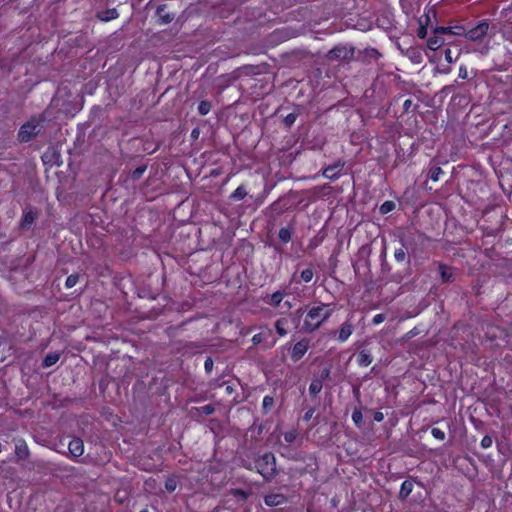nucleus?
<instances>
[{
  "instance_id": "obj_1",
  "label": "nucleus",
  "mask_w": 512,
  "mask_h": 512,
  "mask_svg": "<svg viewBox=\"0 0 512 512\" xmlns=\"http://www.w3.org/2000/svg\"><path fill=\"white\" fill-rule=\"evenodd\" d=\"M255 467L259 474L268 479L272 477L276 470L275 457L271 453H265L256 460Z\"/></svg>"
},
{
  "instance_id": "obj_2",
  "label": "nucleus",
  "mask_w": 512,
  "mask_h": 512,
  "mask_svg": "<svg viewBox=\"0 0 512 512\" xmlns=\"http://www.w3.org/2000/svg\"><path fill=\"white\" fill-rule=\"evenodd\" d=\"M488 31L489 23L487 20H483L475 27L467 30L464 34V37L469 41H479L487 35Z\"/></svg>"
},
{
  "instance_id": "obj_3",
  "label": "nucleus",
  "mask_w": 512,
  "mask_h": 512,
  "mask_svg": "<svg viewBox=\"0 0 512 512\" xmlns=\"http://www.w3.org/2000/svg\"><path fill=\"white\" fill-rule=\"evenodd\" d=\"M354 55V49L348 48L347 46H336L333 49H331L327 54L326 58L329 61L333 60H348L353 58Z\"/></svg>"
},
{
  "instance_id": "obj_4",
  "label": "nucleus",
  "mask_w": 512,
  "mask_h": 512,
  "mask_svg": "<svg viewBox=\"0 0 512 512\" xmlns=\"http://www.w3.org/2000/svg\"><path fill=\"white\" fill-rule=\"evenodd\" d=\"M39 131V125L35 121H29L24 124L18 133V137L22 142L29 141L33 136H35Z\"/></svg>"
},
{
  "instance_id": "obj_5",
  "label": "nucleus",
  "mask_w": 512,
  "mask_h": 512,
  "mask_svg": "<svg viewBox=\"0 0 512 512\" xmlns=\"http://www.w3.org/2000/svg\"><path fill=\"white\" fill-rule=\"evenodd\" d=\"M344 168V163L341 161L335 162L333 165H329L322 170V176L334 180L341 174Z\"/></svg>"
},
{
  "instance_id": "obj_6",
  "label": "nucleus",
  "mask_w": 512,
  "mask_h": 512,
  "mask_svg": "<svg viewBox=\"0 0 512 512\" xmlns=\"http://www.w3.org/2000/svg\"><path fill=\"white\" fill-rule=\"evenodd\" d=\"M68 449L71 457L78 458L84 453V443L80 438H74L69 442Z\"/></svg>"
},
{
  "instance_id": "obj_7",
  "label": "nucleus",
  "mask_w": 512,
  "mask_h": 512,
  "mask_svg": "<svg viewBox=\"0 0 512 512\" xmlns=\"http://www.w3.org/2000/svg\"><path fill=\"white\" fill-rule=\"evenodd\" d=\"M305 325L311 330L320 326L319 308H313L309 311L305 318Z\"/></svg>"
},
{
  "instance_id": "obj_8",
  "label": "nucleus",
  "mask_w": 512,
  "mask_h": 512,
  "mask_svg": "<svg viewBox=\"0 0 512 512\" xmlns=\"http://www.w3.org/2000/svg\"><path fill=\"white\" fill-rule=\"evenodd\" d=\"M438 271H439L442 283H449L454 280L453 271L446 264L438 263Z\"/></svg>"
},
{
  "instance_id": "obj_9",
  "label": "nucleus",
  "mask_w": 512,
  "mask_h": 512,
  "mask_svg": "<svg viewBox=\"0 0 512 512\" xmlns=\"http://www.w3.org/2000/svg\"><path fill=\"white\" fill-rule=\"evenodd\" d=\"M400 241H401L402 247L395 250L394 258L397 262H404L407 258L406 250H408L409 242L404 237H401Z\"/></svg>"
},
{
  "instance_id": "obj_10",
  "label": "nucleus",
  "mask_w": 512,
  "mask_h": 512,
  "mask_svg": "<svg viewBox=\"0 0 512 512\" xmlns=\"http://www.w3.org/2000/svg\"><path fill=\"white\" fill-rule=\"evenodd\" d=\"M307 350H308L307 342L300 341V342L296 343L292 350V358L295 361L301 359L304 356V354L307 352Z\"/></svg>"
},
{
  "instance_id": "obj_11",
  "label": "nucleus",
  "mask_w": 512,
  "mask_h": 512,
  "mask_svg": "<svg viewBox=\"0 0 512 512\" xmlns=\"http://www.w3.org/2000/svg\"><path fill=\"white\" fill-rule=\"evenodd\" d=\"M285 502V496L279 493L269 494L265 497V504L268 506H279Z\"/></svg>"
},
{
  "instance_id": "obj_12",
  "label": "nucleus",
  "mask_w": 512,
  "mask_h": 512,
  "mask_svg": "<svg viewBox=\"0 0 512 512\" xmlns=\"http://www.w3.org/2000/svg\"><path fill=\"white\" fill-rule=\"evenodd\" d=\"M353 332V325L350 322H345L338 333V340L340 342L346 341Z\"/></svg>"
},
{
  "instance_id": "obj_13",
  "label": "nucleus",
  "mask_w": 512,
  "mask_h": 512,
  "mask_svg": "<svg viewBox=\"0 0 512 512\" xmlns=\"http://www.w3.org/2000/svg\"><path fill=\"white\" fill-rule=\"evenodd\" d=\"M444 44V39L438 35L435 34L428 38L427 40V46L431 50H437Z\"/></svg>"
},
{
  "instance_id": "obj_14",
  "label": "nucleus",
  "mask_w": 512,
  "mask_h": 512,
  "mask_svg": "<svg viewBox=\"0 0 512 512\" xmlns=\"http://www.w3.org/2000/svg\"><path fill=\"white\" fill-rule=\"evenodd\" d=\"M372 356L368 350H361L358 353L357 362L360 366H369L372 363Z\"/></svg>"
},
{
  "instance_id": "obj_15",
  "label": "nucleus",
  "mask_w": 512,
  "mask_h": 512,
  "mask_svg": "<svg viewBox=\"0 0 512 512\" xmlns=\"http://www.w3.org/2000/svg\"><path fill=\"white\" fill-rule=\"evenodd\" d=\"M412 490L413 482L410 480H405L401 485L399 498L402 500L406 499L411 494Z\"/></svg>"
},
{
  "instance_id": "obj_16",
  "label": "nucleus",
  "mask_w": 512,
  "mask_h": 512,
  "mask_svg": "<svg viewBox=\"0 0 512 512\" xmlns=\"http://www.w3.org/2000/svg\"><path fill=\"white\" fill-rule=\"evenodd\" d=\"M60 355L59 353H49L43 360L44 367H51L59 361Z\"/></svg>"
},
{
  "instance_id": "obj_17",
  "label": "nucleus",
  "mask_w": 512,
  "mask_h": 512,
  "mask_svg": "<svg viewBox=\"0 0 512 512\" xmlns=\"http://www.w3.org/2000/svg\"><path fill=\"white\" fill-rule=\"evenodd\" d=\"M16 453L21 458H25L28 455V447L24 441L19 440L16 443Z\"/></svg>"
},
{
  "instance_id": "obj_18",
  "label": "nucleus",
  "mask_w": 512,
  "mask_h": 512,
  "mask_svg": "<svg viewBox=\"0 0 512 512\" xmlns=\"http://www.w3.org/2000/svg\"><path fill=\"white\" fill-rule=\"evenodd\" d=\"M396 207V204L393 201L387 200L385 201L379 208L381 214H387L393 211Z\"/></svg>"
},
{
  "instance_id": "obj_19",
  "label": "nucleus",
  "mask_w": 512,
  "mask_h": 512,
  "mask_svg": "<svg viewBox=\"0 0 512 512\" xmlns=\"http://www.w3.org/2000/svg\"><path fill=\"white\" fill-rule=\"evenodd\" d=\"M282 434L287 444L295 442L297 438V431L295 429H290Z\"/></svg>"
},
{
  "instance_id": "obj_20",
  "label": "nucleus",
  "mask_w": 512,
  "mask_h": 512,
  "mask_svg": "<svg viewBox=\"0 0 512 512\" xmlns=\"http://www.w3.org/2000/svg\"><path fill=\"white\" fill-rule=\"evenodd\" d=\"M102 21H110L118 17V13L115 9L109 10L99 15Z\"/></svg>"
},
{
  "instance_id": "obj_21",
  "label": "nucleus",
  "mask_w": 512,
  "mask_h": 512,
  "mask_svg": "<svg viewBox=\"0 0 512 512\" xmlns=\"http://www.w3.org/2000/svg\"><path fill=\"white\" fill-rule=\"evenodd\" d=\"M442 173H443V170L441 169V167H438V166L431 167L430 171H429V178L436 182L439 180V176Z\"/></svg>"
},
{
  "instance_id": "obj_22",
  "label": "nucleus",
  "mask_w": 512,
  "mask_h": 512,
  "mask_svg": "<svg viewBox=\"0 0 512 512\" xmlns=\"http://www.w3.org/2000/svg\"><path fill=\"white\" fill-rule=\"evenodd\" d=\"M352 420L357 427H361L363 423V415L360 409H355L352 413Z\"/></svg>"
},
{
  "instance_id": "obj_23",
  "label": "nucleus",
  "mask_w": 512,
  "mask_h": 512,
  "mask_svg": "<svg viewBox=\"0 0 512 512\" xmlns=\"http://www.w3.org/2000/svg\"><path fill=\"white\" fill-rule=\"evenodd\" d=\"M247 195L246 189L242 186H239L235 191L232 193L231 197L235 200H241Z\"/></svg>"
},
{
  "instance_id": "obj_24",
  "label": "nucleus",
  "mask_w": 512,
  "mask_h": 512,
  "mask_svg": "<svg viewBox=\"0 0 512 512\" xmlns=\"http://www.w3.org/2000/svg\"><path fill=\"white\" fill-rule=\"evenodd\" d=\"M287 324L286 319H280L276 322V330L280 336H285L287 331L285 329V325Z\"/></svg>"
},
{
  "instance_id": "obj_25",
  "label": "nucleus",
  "mask_w": 512,
  "mask_h": 512,
  "mask_svg": "<svg viewBox=\"0 0 512 512\" xmlns=\"http://www.w3.org/2000/svg\"><path fill=\"white\" fill-rule=\"evenodd\" d=\"M35 220V214L31 211L29 212H26L23 216V220H22V225L25 227V226H30Z\"/></svg>"
},
{
  "instance_id": "obj_26",
  "label": "nucleus",
  "mask_w": 512,
  "mask_h": 512,
  "mask_svg": "<svg viewBox=\"0 0 512 512\" xmlns=\"http://www.w3.org/2000/svg\"><path fill=\"white\" fill-rule=\"evenodd\" d=\"M177 486H178V481L175 477H171L166 480L165 487L169 492L175 491Z\"/></svg>"
},
{
  "instance_id": "obj_27",
  "label": "nucleus",
  "mask_w": 512,
  "mask_h": 512,
  "mask_svg": "<svg viewBox=\"0 0 512 512\" xmlns=\"http://www.w3.org/2000/svg\"><path fill=\"white\" fill-rule=\"evenodd\" d=\"M279 238L282 242L287 243L291 239V232L288 228H282L279 231Z\"/></svg>"
},
{
  "instance_id": "obj_28",
  "label": "nucleus",
  "mask_w": 512,
  "mask_h": 512,
  "mask_svg": "<svg viewBox=\"0 0 512 512\" xmlns=\"http://www.w3.org/2000/svg\"><path fill=\"white\" fill-rule=\"evenodd\" d=\"M211 106L208 102L202 101L198 106V111L201 115H206L209 113Z\"/></svg>"
},
{
  "instance_id": "obj_29",
  "label": "nucleus",
  "mask_w": 512,
  "mask_h": 512,
  "mask_svg": "<svg viewBox=\"0 0 512 512\" xmlns=\"http://www.w3.org/2000/svg\"><path fill=\"white\" fill-rule=\"evenodd\" d=\"M282 300L283 294L281 292H276L270 297V303L274 306H278Z\"/></svg>"
},
{
  "instance_id": "obj_30",
  "label": "nucleus",
  "mask_w": 512,
  "mask_h": 512,
  "mask_svg": "<svg viewBox=\"0 0 512 512\" xmlns=\"http://www.w3.org/2000/svg\"><path fill=\"white\" fill-rule=\"evenodd\" d=\"M77 282H78V276L77 275H70L66 279L65 286L67 288H72V287H74L77 284Z\"/></svg>"
},
{
  "instance_id": "obj_31",
  "label": "nucleus",
  "mask_w": 512,
  "mask_h": 512,
  "mask_svg": "<svg viewBox=\"0 0 512 512\" xmlns=\"http://www.w3.org/2000/svg\"><path fill=\"white\" fill-rule=\"evenodd\" d=\"M431 434L434 438L438 439V440H444L445 439V432L442 431L441 429L439 428H432L431 430Z\"/></svg>"
},
{
  "instance_id": "obj_32",
  "label": "nucleus",
  "mask_w": 512,
  "mask_h": 512,
  "mask_svg": "<svg viewBox=\"0 0 512 512\" xmlns=\"http://www.w3.org/2000/svg\"><path fill=\"white\" fill-rule=\"evenodd\" d=\"M273 405H274V399H273V397H271V396H268V395H267V396H265V397L263 398V408H264L265 410H269V409H271V408L273 407Z\"/></svg>"
},
{
  "instance_id": "obj_33",
  "label": "nucleus",
  "mask_w": 512,
  "mask_h": 512,
  "mask_svg": "<svg viewBox=\"0 0 512 512\" xmlns=\"http://www.w3.org/2000/svg\"><path fill=\"white\" fill-rule=\"evenodd\" d=\"M301 278L304 282H309L313 278V272L310 269L303 270L301 273Z\"/></svg>"
},
{
  "instance_id": "obj_34",
  "label": "nucleus",
  "mask_w": 512,
  "mask_h": 512,
  "mask_svg": "<svg viewBox=\"0 0 512 512\" xmlns=\"http://www.w3.org/2000/svg\"><path fill=\"white\" fill-rule=\"evenodd\" d=\"M452 27H436L434 29V33L441 35V34H450L452 32Z\"/></svg>"
},
{
  "instance_id": "obj_35",
  "label": "nucleus",
  "mask_w": 512,
  "mask_h": 512,
  "mask_svg": "<svg viewBox=\"0 0 512 512\" xmlns=\"http://www.w3.org/2000/svg\"><path fill=\"white\" fill-rule=\"evenodd\" d=\"M492 445V438L489 435H485L481 440V447L487 449Z\"/></svg>"
},
{
  "instance_id": "obj_36",
  "label": "nucleus",
  "mask_w": 512,
  "mask_h": 512,
  "mask_svg": "<svg viewBox=\"0 0 512 512\" xmlns=\"http://www.w3.org/2000/svg\"><path fill=\"white\" fill-rule=\"evenodd\" d=\"M265 339H266V334L265 333H258V334H255L253 336L252 341H253L254 344H260Z\"/></svg>"
},
{
  "instance_id": "obj_37",
  "label": "nucleus",
  "mask_w": 512,
  "mask_h": 512,
  "mask_svg": "<svg viewBox=\"0 0 512 512\" xmlns=\"http://www.w3.org/2000/svg\"><path fill=\"white\" fill-rule=\"evenodd\" d=\"M417 35L421 39H424L427 36V27L425 25H423L421 20H420V28L418 29Z\"/></svg>"
},
{
  "instance_id": "obj_38",
  "label": "nucleus",
  "mask_w": 512,
  "mask_h": 512,
  "mask_svg": "<svg viewBox=\"0 0 512 512\" xmlns=\"http://www.w3.org/2000/svg\"><path fill=\"white\" fill-rule=\"evenodd\" d=\"M385 319H386L385 314L380 313V314H377V315H375V316L373 317V319H372V323H373V324H375V325H378V324H380V323L384 322V321H385Z\"/></svg>"
},
{
  "instance_id": "obj_39",
  "label": "nucleus",
  "mask_w": 512,
  "mask_h": 512,
  "mask_svg": "<svg viewBox=\"0 0 512 512\" xmlns=\"http://www.w3.org/2000/svg\"><path fill=\"white\" fill-rule=\"evenodd\" d=\"M310 393L316 395L320 391V386L318 381H313L310 385Z\"/></svg>"
},
{
  "instance_id": "obj_40",
  "label": "nucleus",
  "mask_w": 512,
  "mask_h": 512,
  "mask_svg": "<svg viewBox=\"0 0 512 512\" xmlns=\"http://www.w3.org/2000/svg\"><path fill=\"white\" fill-rule=\"evenodd\" d=\"M452 32L450 34L452 35H464L466 30L463 26H455V27H452Z\"/></svg>"
},
{
  "instance_id": "obj_41",
  "label": "nucleus",
  "mask_w": 512,
  "mask_h": 512,
  "mask_svg": "<svg viewBox=\"0 0 512 512\" xmlns=\"http://www.w3.org/2000/svg\"><path fill=\"white\" fill-rule=\"evenodd\" d=\"M366 52L370 58L378 59L381 56V54L378 52V50H376L374 48L368 49V50H366Z\"/></svg>"
},
{
  "instance_id": "obj_42",
  "label": "nucleus",
  "mask_w": 512,
  "mask_h": 512,
  "mask_svg": "<svg viewBox=\"0 0 512 512\" xmlns=\"http://www.w3.org/2000/svg\"><path fill=\"white\" fill-rule=\"evenodd\" d=\"M145 170H146V167H144V166H143V167H139V168H137V169L133 172V175H132V176H133V178H134V179L139 178V177H140V176L145 172Z\"/></svg>"
},
{
  "instance_id": "obj_43",
  "label": "nucleus",
  "mask_w": 512,
  "mask_h": 512,
  "mask_svg": "<svg viewBox=\"0 0 512 512\" xmlns=\"http://www.w3.org/2000/svg\"><path fill=\"white\" fill-rule=\"evenodd\" d=\"M459 77L461 79H467L468 78V71L467 68L464 66H461L459 69Z\"/></svg>"
},
{
  "instance_id": "obj_44",
  "label": "nucleus",
  "mask_w": 512,
  "mask_h": 512,
  "mask_svg": "<svg viewBox=\"0 0 512 512\" xmlns=\"http://www.w3.org/2000/svg\"><path fill=\"white\" fill-rule=\"evenodd\" d=\"M412 107V100L406 99L403 103V110L404 112L408 113L410 111V108Z\"/></svg>"
},
{
  "instance_id": "obj_45",
  "label": "nucleus",
  "mask_w": 512,
  "mask_h": 512,
  "mask_svg": "<svg viewBox=\"0 0 512 512\" xmlns=\"http://www.w3.org/2000/svg\"><path fill=\"white\" fill-rule=\"evenodd\" d=\"M295 120H296V117L294 114H289L285 118V122L287 125H292L295 122Z\"/></svg>"
},
{
  "instance_id": "obj_46",
  "label": "nucleus",
  "mask_w": 512,
  "mask_h": 512,
  "mask_svg": "<svg viewBox=\"0 0 512 512\" xmlns=\"http://www.w3.org/2000/svg\"><path fill=\"white\" fill-rule=\"evenodd\" d=\"M204 366H205L206 371H208V372L211 371V369L213 367L212 359H210V358L206 359Z\"/></svg>"
},
{
  "instance_id": "obj_47",
  "label": "nucleus",
  "mask_w": 512,
  "mask_h": 512,
  "mask_svg": "<svg viewBox=\"0 0 512 512\" xmlns=\"http://www.w3.org/2000/svg\"><path fill=\"white\" fill-rule=\"evenodd\" d=\"M445 59L448 63H452L454 60L452 58V53H451V50L450 49H447L445 51Z\"/></svg>"
},
{
  "instance_id": "obj_48",
  "label": "nucleus",
  "mask_w": 512,
  "mask_h": 512,
  "mask_svg": "<svg viewBox=\"0 0 512 512\" xmlns=\"http://www.w3.org/2000/svg\"><path fill=\"white\" fill-rule=\"evenodd\" d=\"M384 419V415L382 412H375L374 413V420L377 421V422H381L382 420Z\"/></svg>"
},
{
  "instance_id": "obj_49",
  "label": "nucleus",
  "mask_w": 512,
  "mask_h": 512,
  "mask_svg": "<svg viewBox=\"0 0 512 512\" xmlns=\"http://www.w3.org/2000/svg\"><path fill=\"white\" fill-rule=\"evenodd\" d=\"M234 494L235 496L240 497L242 499H245L247 497L246 493L242 490H235Z\"/></svg>"
},
{
  "instance_id": "obj_50",
  "label": "nucleus",
  "mask_w": 512,
  "mask_h": 512,
  "mask_svg": "<svg viewBox=\"0 0 512 512\" xmlns=\"http://www.w3.org/2000/svg\"><path fill=\"white\" fill-rule=\"evenodd\" d=\"M206 414L212 413L213 409L210 405H206L202 408Z\"/></svg>"
},
{
  "instance_id": "obj_51",
  "label": "nucleus",
  "mask_w": 512,
  "mask_h": 512,
  "mask_svg": "<svg viewBox=\"0 0 512 512\" xmlns=\"http://www.w3.org/2000/svg\"><path fill=\"white\" fill-rule=\"evenodd\" d=\"M313 415V411H308L305 413L304 419L309 420Z\"/></svg>"
},
{
  "instance_id": "obj_52",
  "label": "nucleus",
  "mask_w": 512,
  "mask_h": 512,
  "mask_svg": "<svg viewBox=\"0 0 512 512\" xmlns=\"http://www.w3.org/2000/svg\"><path fill=\"white\" fill-rule=\"evenodd\" d=\"M411 58H412V60H414L415 62H420L421 56H420V54H417V55H415V56H413V57H411Z\"/></svg>"
},
{
  "instance_id": "obj_53",
  "label": "nucleus",
  "mask_w": 512,
  "mask_h": 512,
  "mask_svg": "<svg viewBox=\"0 0 512 512\" xmlns=\"http://www.w3.org/2000/svg\"><path fill=\"white\" fill-rule=\"evenodd\" d=\"M328 315H329L328 313H325V314H324V316H323V317H322V319H321V322H322V323L326 320V318L328 317Z\"/></svg>"
},
{
  "instance_id": "obj_54",
  "label": "nucleus",
  "mask_w": 512,
  "mask_h": 512,
  "mask_svg": "<svg viewBox=\"0 0 512 512\" xmlns=\"http://www.w3.org/2000/svg\"><path fill=\"white\" fill-rule=\"evenodd\" d=\"M328 375H329V372H325V375H324V373L322 372L321 379L323 380L324 378L328 377Z\"/></svg>"
},
{
  "instance_id": "obj_55",
  "label": "nucleus",
  "mask_w": 512,
  "mask_h": 512,
  "mask_svg": "<svg viewBox=\"0 0 512 512\" xmlns=\"http://www.w3.org/2000/svg\"><path fill=\"white\" fill-rule=\"evenodd\" d=\"M325 190H326V187L324 185H322V188H321L322 194L325 192Z\"/></svg>"
},
{
  "instance_id": "obj_56",
  "label": "nucleus",
  "mask_w": 512,
  "mask_h": 512,
  "mask_svg": "<svg viewBox=\"0 0 512 512\" xmlns=\"http://www.w3.org/2000/svg\"><path fill=\"white\" fill-rule=\"evenodd\" d=\"M192 135L196 136V130H193Z\"/></svg>"
},
{
  "instance_id": "obj_57",
  "label": "nucleus",
  "mask_w": 512,
  "mask_h": 512,
  "mask_svg": "<svg viewBox=\"0 0 512 512\" xmlns=\"http://www.w3.org/2000/svg\"><path fill=\"white\" fill-rule=\"evenodd\" d=\"M429 21V16L426 15V23Z\"/></svg>"
},
{
  "instance_id": "obj_58",
  "label": "nucleus",
  "mask_w": 512,
  "mask_h": 512,
  "mask_svg": "<svg viewBox=\"0 0 512 512\" xmlns=\"http://www.w3.org/2000/svg\"><path fill=\"white\" fill-rule=\"evenodd\" d=\"M140 512H148V511H146V510H142V511H140Z\"/></svg>"
}]
</instances>
